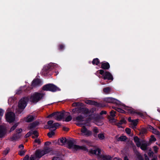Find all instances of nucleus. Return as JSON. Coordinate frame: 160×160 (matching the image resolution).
I'll use <instances>...</instances> for the list:
<instances>
[{
	"mask_svg": "<svg viewBox=\"0 0 160 160\" xmlns=\"http://www.w3.org/2000/svg\"><path fill=\"white\" fill-rule=\"evenodd\" d=\"M44 95V94L42 93L34 92L31 95L29 98L26 97L22 98L18 102V106L19 109L17 110L18 113H21L26 106L29 100L32 103L36 104L43 98Z\"/></svg>",
	"mask_w": 160,
	"mask_h": 160,
	"instance_id": "f257e3e1",
	"label": "nucleus"
},
{
	"mask_svg": "<svg viewBox=\"0 0 160 160\" xmlns=\"http://www.w3.org/2000/svg\"><path fill=\"white\" fill-rule=\"evenodd\" d=\"M75 148L76 149V151L78 150H82L89 152V154L90 155H95L99 156L101 154V150L98 148H96L94 149H90L89 150L85 146H80L79 145L75 146Z\"/></svg>",
	"mask_w": 160,
	"mask_h": 160,
	"instance_id": "f03ea898",
	"label": "nucleus"
},
{
	"mask_svg": "<svg viewBox=\"0 0 160 160\" xmlns=\"http://www.w3.org/2000/svg\"><path fill=\"white\" fill-rule=\"evenodd\" d=\"M57 66L56 64L52 63L45 66L42 70V74L44 76L50 75L51 74L49 73V72L55 69Z\"/></svg>",
	"mask_w": 160,
	"mask_h": 160,
	"instance_id": "7ed1b4c3",
	"label": "nucleus"
},
{
	"mask_svg": "<svg viewBox=\"0 0 160 160\" xmlns=\"http://www.w3.org/2000/svg\"><path fill=\"white\" fill-rule=\"evenodd\" d=\"M42 89L44 91H50L53 92L61 90L58 87L51 83H48L44 85L42 87Z\"/></svg>",
	"mask_w": 160,
	"mask_h": 160,
	"instance_id": "20e7f679",
	"label": "nucleus"
},
{
	"mask_svg": "<svg viewBox=\"0 0 160 160\" xmlns=\"http://www.w3.org/2000/svg\"><path fill=\"white\" fill-rule=\"evenodd\" d=\"M99 74L102 75V78L104 80L112 81L113 79V77L112 74L108 71H105L102 69L99 70L98 71Z\"/></svg>",
	"mask_w": 160,
	"mask_h": 160,
	"instance_id": "39448f33",
	"label": "nucleus"
},
{
	"mask_svg": "<svg viewBox=\"0 0 160 160\" xmlns=\"http://www.w3.org/2000/svg\"><path fill=\"white\" fill-rule=\"evenodd\" d=\"M49 148H47L43 150L38 149L35 151V155L37 158H40L50 152Z\"/></svg>",
	"mask_w": 160,
	"mask_h": 160,
	"instance_id": "423d86ee",
	"label": "nucleus"
},
{
	"mask_svg": "<svg viewBox=\"0 0 160 160\" xmlns=\"http://www.w3.org/2000/svg\"><path fill=\"white\" fill-rule=\"evenodd\" d=\"M124 107L123 109L128 111V112L132 114H135L139 115L140 117L142 118H143L144 115L143 113L139 112H136L134 111V109L132 108H130L125 106V105H123Z\"/></svg>",
	"mask_w": 160,
	"mask_h": 160,
	"instance_id": "0eeeda50",
	"label": "nucleus"
},
{
	"mask_svg": "<svg viewBox=\"0 0 160 160\" xmlns=\"http://www.w3.org/2000/svg\"><path fill=\"white\" fill-rule=\"evenodd\" d=\"M76 143V142L74 139H69L68 140L67 144L68 145V148L74 149L76 150L75 146L78 145H75Z\"/></svg>",
	"mask_w": 160,
	"mask_h": 160,
	"instance_id": "6e6552de",
	"label": "nucleus"
},
{
	"mask_svg": "<svg viewBox=\"0 0 160 160\" xmlns=\"http://www.w3.org/2000/svg\"><path fill=\"white\" fill-rule=\"evenodd\" d=\"M53 120H49L47 122V124L48 126L46 128L47 129L55 128V129L54 130H55L56 129V127L59 126V124L58 122H56L53 123Z\"/></svg>",
	"mask_w": 160,
	"mask_h": 160,
	"instance_id": "1a4fd4ad",
	"label": "nucleus"
},
{
	"mask_svg": "<svg viewBox=\"0 0 160 160\" xmlns=\"http://www.w3.org/2000/svg\"><path fill=\"white\" fill-rule=\"evenodd\" d=\"M104 101L107 103H112L118 104H119V101L114 98L111 97H108L104 99Z\"/></svg>",
	"mask_w": 160,
	"mask_h": 160,
	"instance_id": "9d476101",
	"label": "nucleus"
},
{
	"mask_svg": "<svg viewBox=\"0 0 160 160\" xmlns=\"http://www.w3.org/2000/svg\"><path fill=\"white\" fill-rule=\"evenodd\" d=\"M57 112L55 115V119L58 121L61 120L65 116V111H63L61 112Z\"/></svg>",
	"mask_w": 160,
	"mask_h": 160,
	"instance_id": "9b49d317",
	"label": "nucleus"
},
{
	"mask_svg": "<svg viewBox=\"0 0 160 160\" xmlns=\"http://www.w3.org/2000/svg\"><path fill=\"white\" fill-rule=\"evenodd\" d=\"M78 113H82L84 114H88L89 109L88 108L82 107L81 105H79V109H78Z\"/></svg>",
	"mask_w": 160,
	"mask_h": 160,
	"instance_id": "f8f14e48",
	"label": "nucleus"
},
{
	"mask_svg": "<svg viewBox=\"0 0 160 160\" xmlns=\"http://www.w3.org/2000/svg\"><path fill=\"white\" fill-rule=\"evenodd\" d=\"M81 131L82 133H84L85 135L87 136H89L92 134V132L88 130L84 126L82 127Z\"/></svg>",
	"mask_w": 160,
	"mask_h": 160,
	"instance_id": "ddd939ff",
	"label": "nucleus"
},
{
	"mask_svg": "<svg viewBox=\"0 0 160 160\" xmlns=\"http://www.w3.org/2000/svg\"><path fill=\"white\" fill-rule=\"evenodd\" d=\"M101 68L102 70H108L110 68V65L109 63L106 61H103L101 62Z\"/></svg>",
	"mask_w": 160,
	"mask_h": 160,
	"instance_id": "4468645a",
	"label": "nucleus"
},
{
	"mask_svg": "<svg viewBox=\"0 0 160 160\" xmlns=\"http://www.w3.org/2000/svg\"><path fill=\"white\" fill-rule=\"evenodd\" d=\"M85 103L91 105H94L97 107H100L101 106V104L97 102H95L94 101H92L90 100H88L86 101Z\"/></svg>",
	"mask_w": 160,
	"mask_h": 160,
	"instance_id": "2eb2a0df",
	"label": "nucleus"
},
{
	"mask_svg": "<svg viewBox=\"0 0 160 160\" xmlns=\"http://www.w3.org/2000/svg\"><path fill=\"white\" fill-rule=\"evenodd\" d=\"M41 83V81L40 79L38 78L35 79L32 81V86L33 87L39 86L40 85Z\"/></svg>",
	"mask_w": 160,
	"mask_h": 160,
	"instance_id": "dca6fc26",
	"label": "nucleus"
},
{
	"mask_svg": "<svg viewBox=\"0 0 160 160\" xmlns=\"http://www.w3.org/2000/svg\"><path fill=\"white\" fill-rule=\"evenodd\" d=\"M68 139L65 137H62L59 138L58 140V144L60 145H63L67 143Z\"/></svg>",
	"mask_w": 160,
	"mask_h": 160,
	"instance_id": "f3484780",
	"label": "nucleus"
},
{
	"mask_svg": "<svg viewBox=\"0 0 160 160\" xmlns=\"http://www.w3.org/2000/svg\"><path fill=\"white\" fill-rule=\"evenodd\" d=\"M134 140L136 143V145L137 147H139L141 145V142L140 139L137 136H135L134 138Z\"/></svg>",
	"mask_w": 160,
	"mask_h": 160,
	"instance_id": "a211bd4d",
	"label": "nucleus"
},
{
	"mask_svg": "<svg viewBox=\"0 0 160 160\" xmlns=\"http://www.w3.org/2000/svg\"><path fill=\"white\" fill-rule=\"evenodd\" d=\"M149 145H150L149 143L145 142L142 144L140 147L141 149L142 150L146 151L148 149L147 147Z\"/></svg>",
	"mask_w": 160,
	"mask_h": 160,
	"instance_id": "6ab92c4d",
	"label": "nucleus"
},
{
	"mask_svg": "<svg viewBox=\"0 0 160 160\" xmlns=\"http://www.w3.org/2000/svg\"><path fill=\"white\" fill-rule=\"evenodd\" d=\"M6 132V129L3 127L0 126V138L3 136Z\"/></svg>",
	"mask_w": 160,
	"mask_h": 160,
	"instance_id": "aec40b11",
	"label": "nucleus"
},
{
	"mask_svg": "<svg viewBox=\"0 0 160 160\" xmlns=\"http://www.w3.org/2000/svg\"><path fill=\"white\" fill-rule=\"evenodd\" d=\"M98 156L102 158V160H111L112 159L111 157L109 155H101L100 154V155Z\"/></svg>",
	"mask_w": 160,
	"mask_h": 160,
	"instance_id": "412c9836",
	"label": "nucleus"
},
{
	"mask_svg": "<svg viewBox=\"0 0 160 160\" xmlns=\"http://www.w3.org/2000/svg\"><path fill=\"white\" fill-rule=\"evenodd\" d=\"M34 119V117L32 115H28L25 118V121L27 122L33 121Z\"/></svg>",
	"mask_w": 160,
	"mask_h": 160,
	"instance_id": "4be33fe9",
	"label": "nucleus"
},
{
	"mask_svg": "<svg viewBox=\"0 0 160 160\" xmlns=\"http://www.w3.org/2000/svg\"><path fill=\"white\" fill-rule=\"evenodd\" d=\"M38 122L34 121L31 123L28 127L29 129H31L35 128L38 124Z\"/></svg>",
	"mask_w": 160,
	"mask_h": 160,
	"instance_id": "5701e85b",
	"label": "nucleus"
},
{
	"mask_svg": "<svg viewBox=\"0 0 160 160\" xmlns=\"http://www.w3.org/2000/svg\"><path fill=\"white\" fill-rule=\"evenodd\" d=\"M80 104L79 102H76L73 104H75V106L78 107L77 108H74L72 110V112L73 113H78V109H79Z\"/></svg>",
	"mask_w": 160,
	"mask_h": 160,
	"instance_id": "b1692460",
	"label": "nucleus"
},
{
	"mask_svg": "<svg viewBox=\"0 0 160 160\" xmlns=\"http://www.w3.org/2000/svg\"><path fill=\"white\" fill-rule=\"evenodd\" d=\"M60 153H58L57 155L58 156L53 157L52 160H63L62 157L60 155Z\"/></svg>",
	"mask_w": 160,
	"mask_h": 160,
	"instance_id": "393cba45",
	"label": "nucleus"
},
{
	"mask_svg": "<svg viewBox=\"0 0 160 160\" xmlns=\"http://www.w3.org/2000/svg\"><path fill=\"white\" fill-rule=\"evenodd\" d=\"M16 115L15 113L11 111V123L15 121Z\"/></svg>",
	"mask_w": 160,
	"mask_h": 160,
	"instance_id": "a878e982",
	"label": "nucleus"
},
{
	"mask_svg": "<svg viewBox=\"0 0 160 160\" xmlns=\"http://www.w3.org/2000/svg\"><path fill=\"white\" fill-rule=\"evenodd\" d=\"M20 137V136L18 133L14 134L12 137L11 138V140L12 141L16 140L19 138Z\"/></svg>",
	"mask_w": 160,
	"mask_h": 160,
	"instance_id": "bb28decb",
	"label": "nucleus"
},
{
	"mask_svg": "<svg viewBox=\"0 0 160 160\" xmlns=\"http://www.w3.org/2000/svg\"><path fill=\"white\" fill-rule=\"evenodd\" d=\"M6 120L8 122H10V112L9 110L7 111L5 115Z\"/></svg>",
	"mask_w": 160,
	"mask_h": 160,
	"instance_id": "cd10ccee",
	"label": "nucleus"
},
{
	"mask_svg": "<svg viewBox=\"0 0 160 160\" xmlns=\"http://www.w3.org/2000/svg\"><path fill=\"white\" fill-rule=\"evenodd\" d=\"M92 63L93 65H98L100 63L99 60L97 58H94L92 60Z\"/></svg>",
	"mask_w": 160,
	"mask_h": 160,
	"instance_id": "c85d7f7f",
	"label": "nucleus"
},
{
	"mask_svg": "<svg viewBox=\"0 0 160 160\" xmlns=\"http://www.w3.org/2000/svg\"><path fill=\"white\" fill-rule=\"evenodd\" d=\"M136 160H144L143 157L139 152L136 153Z\"/></svg>",
	"mask_w": 160,
	"mask_h": 160,
	"instance_id": "c756f323",
	"label": "nucleus"
},
{
	"mask_svg": "<svg viewBox=\"0 0 160 160\" xmlns=\"http://www.w3.org/2000/svg\"><path fill=\"white\" fill-rule=\"evenodd\" d=\"M84 117L82 115H79L76 118V120L79 122H81L83 121Z\"/></svg>",
	"mask_w": 160,
	"mask_h": 160,
	"instance_id": "7c9ffc66",
	"label": "nucleus"
},
{
	"mask_svg": "<svg viewBox=\"0 0 160 160\" xmlns=\"http://www.w3.org/2000/svg\"><path fill=\"white\" fill-rule=\"evenodd\" d=\"M138 122V119H136L133 120L132 122V123L133 126H132V127L133 129L136 128V127L137 125Z\"/></svg>",
	"mask_w": 160,
	"mask_h": 160,
	"instance_id": "2f4dec72",
	"label": "nucleus"
},
{
	"mask_svg": "<svg viewBox=\"0 0 160 160\" xmlns=\"http://www.w3.org/2000/svg\"><path fill=\"white\" fill-rule=\"evenodd\" d=\"M111 90L110 87H107L103 89V91L105 94H108L110 92Z\"/></svg>",
	"mask_w": 160,
	"mask_h": 160,
	"instance_id": "473e14b6",
	"label": "nucleus"
},
{
	"mask_svg": "<svg viewBox=\"0 0 160 160\" xmlns=\"http://www.w3.org/2000/svg\"><path fill=\"white\" fill-rule=\"evenodd\" d=\"M65 46L62 44H59L58 46V49L59 51H62L64 49Z\"/></svg>",
	"mask_w": 160,
	"mask_h": 160,
	"instance_id": "72a5a7b5",
	"label": "nucleus"
},
{
	"mask_svg": "<svg viewBox=\"0 0 160 160\" xmlns=\"http://www.w3.org/2000/svg\"><path fill=\"white\" fill-rule=\"evenodd\" d=\"M19 122H18L15 123L14 124L11 128V132L12 131H13L17 127L18 125L19 124Z\"/></svg>",
	"mask_w": 160,
	"mask_h": 160,
	"instance_id": "f704fd0d",
	"label": "nucleus"
},
{
	"mask_svg": "<svg viewBox=\"0 0 160 160\" xmlns=\"http://www.w3.org/2000/svg\"><path fill=\"white\" fill-rule=\"evenodd\" d=\"M147 131V129L145 128H142L141 129L140 132L139 134H140L142 136V135L145 133Z\"/></svg>",
	"mask_w": 160,
	"mask_h": 160,
	"instance_id": "c9c22d12",
	"label": "nucleus"
},
{
	"mask_svg": "<svg viewBox=\"0 0 160 160\" xmlns=\"http://www.w3.org/2000/svg\"><path fill=\"white\" fill-rule=\"evenodd\" d=\"M127 139V138L125 136H121L118 139V141H124Z\"/></svg>",
	"mask_w": 160,
	"mask_h": 160,
	"instance_id": "e433bc0d",
	"label": "nucleus"
},
{
	"mask_svg": "<svg viewBox=\"0 0 160 160\" xmlns=\"http://www.w3.org/2000/svg\"><path fill=\"white\" fill-rule=\"evenodd\" d=\"M156 140V138H155L154 135H152L151 136V138L149 140V143L150 144L152 142H155Z\"/></svg>",
	"mask_w": 160,
	"mask_h": 160,
	"instance_id": "4c0bfd02",
	"label": "nucleus"
},
{
	"mask_svg": "<svg viewBox=\"0 0 160 160\" xmlns=\"http://www.w3.org/2000/svg\"><path fill=\"white\" fill-rule=\"evenodd\" d=\"M127 122L124 118H123L120 120V121L118 122V124L120 125H122V124H126Z\"/></svg>",
	"mask_w": 160,
	"mask_h": 160,
	"instance_id": "58836bf2",
	"label": "nucleus"
},
{
	"mask_svg": "<svg viewBox=\"0 0 160 160\" xmlns=\"http://www.w3.org/2000/svg\"><path fill=\"white\" fill-rule=\"evenodd\" d=\"M55 134V132L53 131H52L48 133V136L50 138L52 137V136Z\"/></svg>",
	"mask_w": 160,
	"mask_h": 160,
	"instance_id": "ea45409f",
	"label": "nucleus"
},
{
	"mask_svg": "<svg viewBox=\"0 0 160 160\" xmlns=\"http://www.w3.org/2000/svg\"><path fill=\"white\" fill-rule=\"evenodd\" d=\"M57 112H53L52 114H49L48 116L47 117V118H52L53 117H55V115L56 114H57Z\"/></svg>",
	"mask_w": 160,
	"mask_h": 160,
	"instance_id": "a19ab883",
	"label": "nucleus"
},
{
	"mask_svg": "<svg viewBox=\"0 0 160 160\" xmlns=\"http://www.w3.org/2000/svg\"><path fill=\"white\" fill-rule=\"evenodd\" d=\"M72 118L71 116L69 115L66 118L65 121L67 122H69L72 120Z\"/></svg>",
	"mask_w": 160,
	"mask_h": 160,
	"instance_id": "79ce46f5",
	"label": "nucleus"
},
{
	"mask_svg": "<svg viewBox=\"0 0 160 160\" xmlns=\"http://www.w3.org/2000/svg\"><path fill=\"white\" fill-rule=\"evenodd\" d=\"M148 155L150 157H153L154 156H153V152L152 151H151V149H149L148 151Z\"/></svg>",
	"mask_w": 160,
	"mask_h": 160,
	"instance_id": "37998d69",
	"label": "nucleus"
},
{
	"mask_svg": "<svg viewBox=\"0 0 160 160\" xmlns=\"http://www.w3.org/2000/svg\"><path fill=\"white\" fill-rule=\"evenodd\" d=\"M99 138L100 140H103L104 139L105 137L102 133H99L98 135Z\"/></svg>",
	"mask_w": 160,
	"mask_h": 160,
	"instance_id": "c03bdc74",
	"label": "nucleus"
},
{
	"mask_svg": "<svg viewBox=\"0 0 160 160\" xmlns=\"http://www.w3.org/2000/svg\"><path fill=\"white\" fill-rule=\"evenodd\" d=\"M32 135L33 134L34 135L36 138H37L38 137L39 135L37 132V131L36 130L34 131H32Z\"/></svg>",
	"mask_w": 160,
	"mask_h": 160,
	"instance_id": "a18cd8bd",
	"label": "nucleus"
},
{
	"mask_svg": "<svg viewBox=\"0 0 160 160\" xmlns=\"http://www.w3.org/2000/svg\"><path fill=\"white\" fill-rule=\"evenodd\" d=\"M26 152L25 150H21L19 152L18 154L21 156H22L25 155Z\"/></svg>",
	"mask_w": 160,
	"mask_h": 160,
	"instance_id": "49530a36",
	"label": "nucleus"
},
{
	"mask_svg": "<svg viewBox=\"0 0 160 160\" xmlns=\"http://www.w3.org/2000/svg\"><path fill=\"white\" fill-rule=\"evenodd\" d=\"M116 112V111L113 110H112L110 112L111 116L112 117H115L116 116L115 113Z\"/></svg>",
	"mask_w": 160,
	"mask_h": 160,
	"instance_id": "de8ad7c7",
	"label": "nucleus"
},
{
	"mask_svg": "<svg viewBox=\"0 0 160 160\" xmlns=\"http://www.w3.org/2000/svg\"><path fill=\"white\" fill-rule=\"evenodd\" d=\"M117 111L122 113H126V112L123 110L118 108L117 109Z\"/></svg>",
	"mask_w": 160,
	"mask_h": 160,
	"instance_id": "09e8293b",
	"label": "nucleus"
},
{
	"mask_svg": "<svg viewBox=\"0 0 160 160\" xmlns=\"http://www.w3.org/2000/svg\"><path fill=\"white\" fill-rule=\"evenodd\" d=\"M32 131H31L29 132L28 133H27L25 136V137L26 138H27L29 137L31 135H32Z\"/></svg>",
	"mask_w": 160,
	"mask_h": 160,
	"instance_id": "8fccbe9b",
	"label": "nucleus"
},
{
	"mask_svg": "<svg viewBox=\"0 0 160 160\" xmlns=\"http://www.w3.org/2000/svg\"><path fill=\"white\" fill-rule=\"evenodd\" d=\"M125 131L128 134H129L131 133V130L129 128H126L125 129Z\"/></svg>",
	"mask_w": 160,
	"mask_h": 160,
	"instance_id": "3c124183",
	"label": "nucleus"
},
{
	"mask_svg": "<svg viewBox=\"0 0 160 160\" xmlns=\"http://www.w3.org/2000/svg\"><path fill=\"white\" fill-rule=\"evenodd\" d=\"M16 133H18L19 134V133H21L22 131V129L21 128H20L18 129H17L16 130Z\"/></svg>",
	"mask_w": 160,
	"mask_h": 160,
	"instance_id": "603ef678",
	"label": "nucleus"
},
{
	"mask_svg": "<svg viewBox=\"0 0 160 160\" xmlns=\"http://www.w3.org/2000/svg\"><path fill=\"white\" fill-rule=\"evenodd\" d=\"M96 108H93L90 110H89L88 114L93 113L96 110Z\"/></svg>",
	"mask_w": 160,
	"mask_h": 160,
	"instance_id": "864d4df0",
	"label": "nucleus"
},
{
	"mask_svg": "<svg viewBox=\"0 0 160 160\" xmlns=\"http://www.w3.org/2000/svg\"><path fill=\"white\" fill-rule=\"evenodd\" d=\"M152 130V132L157 135V134H159V133L160 132H159L156 129L154 128V129Z\"/></svg>",
	"mask_w": 160,
	"mask_h": 160,
	"instance_id": "5fc2aeb1",
	"label": "nucleus"
},
{
	"mask_svg": "<svg viewBox=\"0 0 160 160\" xmlns=\"http://www.w3.org/2000/svg\"><path fill=\"white\" fill-rule=\"evenodd\" d=\"M34 142L36 143H38L39 144H40L41 143L40 140L38 139H37L35 140Z\"/></svg>",
	"mask_w": 160,
	"mask_h": 160,
	"instance_id": "6e6d98bb",
	"label": "nucleus"
},
{
	"mask_svg": "<svg viewBox=\"0 0 160 160\" xmlns=\"http://www.w3.org/2000/svg\"><path fill=\"white\" fill-rule=\"evenodd\" d=\"M93 131L96 133L97 134L98 132V130L97 128H94L93 130ZM94 136L95 137L96 135V134H94Z\"/></svg>",
	"mask_w": 160,
	"mask_h": 160,
	"instance_id": "4d7b16f0",
	"label": "nucleus"
},
{
	"mask_svg": "<svg viewBox=\"0 0 160 160\" xmlns=\"http://www.w3.org/2000/svg\"><path fill=\"white\" fill-rule=\"evenodd\" d=\"M154 128L153 127H152V126H151L150 125H148L147 127V129L148 130H153V129H154Z\"/></svg>",
	"mask_w": 160,
	"mask_h": 160,
	"instance_id": "13d9d810",
	"label": "nucleus"
},
{
	"mask_svg": "<svg viewBox=\"0 0 160 160\" xmlns=\"http://www.w3.org/2000/svg\"><path fill=\"white\" fill-rule=\"evenodd\" d=\"M144 158L145 160H150L148 156L147 155L146 153H145L144 154Z\"/></svg>",
	"mask_w": 160,
	"mask_h": 160,
	"instance_id": "bf43d9fd",
	"label": "nucleus"
},
{
	"mask_svg": "<svg viewBox=\"0 0 160 160\" xmlns=\"http://www.w3.org/2000/svg\"><path fill=\"white\" fill-rule=\"evenodd\" d=\"M153 148L155 153H157L158 152V148L156 146H154L153 147Z\"/></svg>",
	"mask_w": 160,
	"mask_h": 160,
	"instance_id": "052dcab7",
	"label": "nucleus"
},
{
	"mask_svg": "<svg viewBox=\"0 0 160 160\" xmlns=\"http://www.w3.org/2000/svg\"><path fill=\"white\" fill-rule=\"evenodd\" d=\"M29 156L28 155H27L24 157L23 160H28Z\"/></svg>",
	"mask_w": 160,
	"mask_h": 160,
	"instance_id": "680f3d73",
	"label": "nucleus"
},
{
	"mask_svg": "<svg viewBox=\"0 0 160 160\" xmlns=\"http://www.w3.org/2000/svg\"><path fill=\"white\" fill-rule=\"evenodd\" d=\"M3 111L2 109H0V117L1 118L3 116Z\"/></svg>",
	"mask_w": 160,
	"mask_h": 160,
	"instance_id": "e2e57ef3",
	"label": "nucleus"
},
{
	"mask_svg": "<svg viewBox=\"0 0 160 160\" xmlns=\"http://www.w3.org/2000/svg\"><path fill=\"white\" fill-rule=\"evenodd\" d=\"M101 115L103 114H107V112L105 111H102L100 113Z\"/></svg>",
	"mask_w": 160,
	"mask_h": 160,
	"instance_id": "0e129e2a",
	"label": "nucleus"
},
{
	"mask_svg": "<svg viewBox=\"0 0 160 160\" xmlns=\"http://www.w3.org/2000/svg\"><path fill=\"white\" fill-rule=\"evenodd\" d=\"M8 150L7 149L6 150L3 152V154L5 155H6L8 153Z\"/></svg>",
	"mask_w": 160,
	"mask_h": 160,
	"instance_id": "69168bd1",
	"label": "nucleus"
},
{
	"mask_svg": "<svg viewBox=\"0 0 160 160\" xmlns=\"http://www.w3.org/2000/svg\"><path fill=\"white\" fill-rule=\"evenodd\" d=\"M51 144V142H49V141H47V142H45L44 144L45 145L48 146V145H49Z\"/></svg>",
	"mask_w": 160,
	"mask_h": 160,
	"instance_id": "338daca9",
	"label": "nucleus"
},
{
	"mask_svg": "<svg viewBox=\"0 0 160 160\" xmlns=\"http://www.w3.org/2000/svg\"><path fill=\"white\" fill-rule=\"evenodd\" d=\"M157 160V157L156 155H154L153 157V158L151 160Z\"/></svg>",
	"mask_w": 160,
	"mask_h": 160,
	"instance_id": "774afa93",
	"label": "nucleus"
}]
</instances>
